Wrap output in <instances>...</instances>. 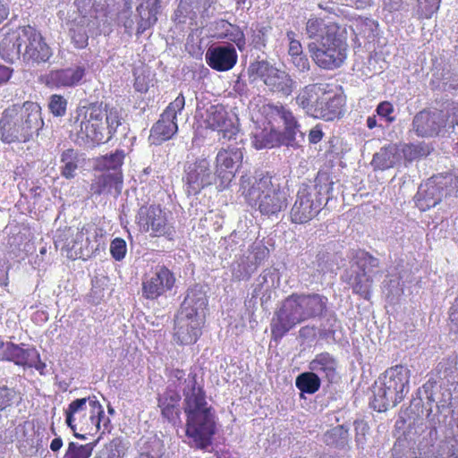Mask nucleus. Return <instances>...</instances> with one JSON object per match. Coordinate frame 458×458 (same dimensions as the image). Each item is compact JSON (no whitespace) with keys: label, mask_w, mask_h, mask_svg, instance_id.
<instances>
[{"label":"nucleus","mask_w":458,"mask_h":458,"mask_svg":"<svg viewBox=\"0 0 458 458\" xmlns=\"http://www.w3.org/2000/svg\"><path fill=\"white\" fill-rule=\"evenodd\" d=\"M305 31L311 40L308 50L318 67L333 71L343 66L349 48L345 25L329 17H310L306 22Z\"/></svg>","instance_id":"nucleus-1"},{"label":"nucleus","mask_w":458,"mask_h":458,"mask_svg":"<svg viewBox=\"0 0 458 458\" xmlns=\"http://www.w3.org/2000/svg\"><path fill=\"white\" fill-rule=\"evenodd\" d=\"M183 395L184 412L187 416L186 436L193 440L196 448L206 449L212 444L216 423L204 388L197 382L196 373H189Z\"/></svg>","instance_id":"nucleus-2"},{"label":"nucleus","mask_w":458,"mask_h":458,"mask_svg":"<svg viewBox=\"0 0 458 458\" xmlns=\"http://www.w3.org/2000/svg\"><path fill=\"white\" fill-rule=\"evenodd\" d=\"M76 114L80 123L79 137L87 143L97 145L112 140L123 121L122 108L103 102L80 106Z\"/></svg>","instance_id":"nucleus-3"},{"label":"nucleus","mask_w":458,"mask_h":458,"mask_svg":"<svg viewBox=\"0 0 458 458\" xmlns=\"http://www.w3.org/2000/svg\"><path fill=\"white\" fill-rule=\"evenodd\" d=\"M44 125L40 106L33 101L13 104L0 117V139L5 143L30 141Z\"/></svg>","instance_id":"nucleus-4"},{"label":"nucleus","mask_w":458,"mask_h":458,"mask_svg":"<svg viewBox=\"0 0 458 458\" xmlns=\"http://www.w3.org/2000/svg\"><path fill=\"white\" fill-rule=\"evenodd\" d=\"M295 100L308 115L327 122L341 118L346 104L345 97L335 92L333 85L326 82L305 86Z\"/></svg>","instance_id":"nucleus-5"},{"label":"nucleus","mask_w":458,"mask_h":458,"mask_svg":"<svg viewBox=\"0 0 458 458\" xmlns=\"http://www.w3.org/2000/svg\"><path fill=\"white\" fill-rule=\"evenodd\" d=\"M240 189L248 204L257 208L261 215H277L288 206V193L272 182V178L262 176L253 182L250 177L242 176Z\"/></svg>","instance_id":"nucleus-6"},{"label":"nucleus","mask_w":458,"mask_h":458,"mask_svg":"<svg viewBox=\"0 0 458 458\" xmlns=\"http://www.w3.org/2000/svg\"><path fill=\"white\" fill-rule=\"evenodd\" d=\"M65 422L76 438L86 440L100 430L101 419L105 411L101 403L95 399L78 398L73 400L64 411Z\"/></svg>","instance_id":"nucleus-7"},{"label":"nucleus","mask_w":458,"mask_h":458,"mask_svg":"<svg viewBox=\"0 0 458 458\" xmlns=\"http://www.w3.org/2000/svg\"><path fill=\"white\" fill-rule=\"evenodd\" d=\"M410 370L403 365L387 369L380 377V386L374 395L373 407L385 411L400 403L409 392Z\"/></svg>","instance_id":"nucleus-8"},{"label":"nucleus","mask_w":458,"mask_h":458,"mask_svg":"<svg viewBox=\"0 0 458 458\" xmlns=\"http://www.w3.org/2000/svg\"><path fill=\"white\" fill-rule=\"evenodd\" d=\"M328 189L318 183H302L299 186L289 217L293 224L304 225L313 220L328 201Z\"/></svg>","instance_id":"nucleus-9"},{"label":"nucleus","mask_w":458,"mask_h":458,"mask_svg":"<svg viewBox=\"0 0 458 458\" xmlns=\"http://www.w3.org/2000/svg\"><path fill=\"white\" fill-rule=\"evenodd\" d=\"M252 81L260 80L270 91L284 97L290 96L295 87V82L288 72L270 64L267 61H257L248 68Z\"/></svg>","instance_id":"nucleus-10"},{"label":"nucleus","mask_w":458,"mask_h":458,"mask_svg":"<svg viewBox=\"0 0 458 458\" xmlns=\"http://www.w3.org/2000/svg\"><path fill=\"white\" fill-rule=\"evenodd\" d=\"M136 224L143 233L152 237L174 240V227L169 223L167 213L159 204L141 206L136 215Z\"/></svg>","instance_id":"nucleus-11"},{"label":"nucleus","mask_w":458,"mask_h":458,"mask_svg":"<svg viewBox=\"0 0 458 458\" xmlns=\"http://www.w3.org/2000/svg\"><path fill=\"white\" fill-rule=\"evenodd\" d=\"M20 45H22V62L29 65L48 63L53 50L41 32L35 27H20Z\"/></svg>","instance_id":"nucleus-12"},{"label":"nucleus","mask_w":458,"mask_h":458,"mask_svg":"<svg viewBox=\"0 0 458 458\" xmlns=\"http://www.w3.org/2000/svg\"><path fill=\"white\" fill-rule=\"evenodd\" d=\"M243 153L239 148H222L215 157L214 185L218 191L230 188L238 169L242 166Z\"/></svg>","instance_id":"nucleus-13"},{"label":"nucleus","mask_w":458,"mask_h":458,"mask_svg":"<svg viewBox=\"0 0 458 458\" xmlns=\"http://www.w3.org/2000/svg\"><path fill=\"white\" fill-rule=\"evenodd\" d=\"M458 177L452 174L443 176V182H428L421 185L415 197L416 207L425 212L437 205L443 198L456 196Z\"/></svg>","instance_id":"nucleus-14"},{"label":"nucleus","mask_w":458,"mask_h":458,"mask_svg":"<svg viewBox=\"0 0 458 458\" xmlns=\"http://www.w3.org/2000/svg\"><path fill=\"white\" fill-rule=\"evenodd\" d=\"M182 180L188 196L199 194L203 189L214 184L209 161L206 157H199L186 162Z\"/></svg>","instance_id":"nucleus-15"},{"label":"nucleus","mask_w":458,"mask_h":458,"mask_svg":"<svg viewBox=\"0 0 458 458\" xmlns=\"http://www.w3.org/2000/svg\"><path fill=\"white\" fill-rule=\"evenodd\" d=\"M174 274L165 266H157L142 280V296L147 300H157L171 291L175 284Z\"/></svg>","instance_id":"nucleus-16"},{"label":"nucleus","mask_w":458,"mask_h":458,"mask_svg":"<svg viewBox=\"0 0 458 458\" xmlns=\"http://www.w3.org/2000/svg\"><path fill=\"white\" fill-rule=\"evenodd\" d=\"M302 323L301 315L296 311L287 297L275 311L270 322L271 339L278 343L297 325Z\"/></svg>","instance_id":"nucleus-17"},{"label":"nucleus","mask_w":458,"mask_h":458,"mask_svg":"<svg viewBox=\"0 0 458 458\" xmlns=\"http://www.w3.org/2000/svg\"><path fill=\"white\" fill-rule=\"evenodd\" d=\"M104 230L96 225H86L76 233L72 249L80 258L96 256L105 249Z\"/></svg>","instance_id":"nucleus-18"},{"label":"nucleus","mask_w":458,"mask_h":458,"mask_svg":"<svg viewBox=\"0 0 458 458\" xmlns=\"http://www.w3.org/2000/svg\"><path fill=\"white\" fill-rule=\"evenodd\" d=\"M301 321L322 317L327 310V297L319 293H293L288 296Z\"/></svg>","instance_id":"nucleus-19"},{"label":"nucleus","mask_w":458,"mask_h":458,"mask_svg":"<svg viewBox=\"0 0 458 458\" xmlns=\"http://www.w3.org/2000/svg\"><path fill=\"white\" fill-rule=\"evenodd\" d=\"M1 360L12 361L24 368H34L41 374H43V370L46 368V364L41 361L40 354L36 348L24 349L21 345L12 342L5 344Z\"/></svg>","instance_id":"nucleus-20"},{"label":"nucleus","mask_w":458,"mask_h":458,"mask_svg":"<svg viewBox=\"0 0 458 458\" xmlns=\"http://www.w3.org/2000/svg\"><path fill=\"white\" fill-rule=\"evenodd\" d=\"M208 310V299L203 286L194 284L190 287L182 303V315L205 323Z\"/></svg>","instance_id":"nucleus-21"},{"label":"nucleus","mask_w":458,"mask_h":458,"mask_svg":"<svg viewBox=\"0 0 458 458\" xmlns=\"http://www.w3.org/2000/svg\"><path fill=\"white\" fill-rule=\"evenodd\" d=\"M86 74L84 66L78 65L63 69L51 70L41 77L40 81L48 88H72L78 85Z\"/></svg>","instance_id":"nucleus-22"},{"label":"nucleus","mask_w":458,"mask_h":458,"mask_svg":"<svg viewBox=\"0 0 458 458\" xmlns=\"http://www.w3.org/2000/svg\"><path fill=\"white\" fill-rule=\"evenodd\" d=\"M206 123L208 127L221 132L225 140H234L239 132L226 108L221 104L213 105L208 109Z\"/></svg>","instance_id":"nucleus-23"},{"label":"nucleus","mask_w":458,"mask_h":458,"mask_svg":"<svg viewBox=\"0 0 458 458\" xmlns=\"http://www.w3.org/2000/svg\"><path fill=\"white\" fill-rule=\"evenodd\" d=\"M208 65L216 72L232 70L238 61V55L233 45L209 47L205 55Z\"/></svg>","instance_id":"nucleus-24"},{"label":"nucleus","mask_w":458,"mask_h":458,"mask_svg":"<svg viewBox=\"0 0 458 458\" xmlns=\"http://www.w3.org/2000/svg\"><path fill=\"white\" fill-rule=\"evenodd\" d=\"M205 323L182 315L175 322L174 339L181 345L195 344L202 334Z\"/></svg>","instance_id":"nucleus-25"},{"label":"nucleus","mask_w":458,"mask_h":458,"mask_svg":"<svg viewBox=\"0 0 458 458\" xmlns=\"http://www.w3.org/2000/svg\"><path fill=\"white\" fill-rule=\"evenodd\" d=\"M443 126V119L440 113L423 109L415 114L412 120V127L420 137L437 136Z\"/></svg>","instance_id":"nucleus-26"},{"label":"nucleus","mask_w":458,"mask_h":458,"mask_svg":"<svg viewBox=\"0 0 458 458\" xmlns=\"http://www.w3.org/2000/svg\"><path fill=\"white\" fill-rule=\"evenodd\" d=\"M338 360L328 352H322L315 355L310 361L309 369L326 379L329 384L336 382L338 378Z\"/></svg>","instance_id":"nucleus-27"},{"label":"nucleus","mask_w":458,"mask_h":458,"mask_svg":"<svg viewBox=\"0 0 458 458\" xmlns=\"http://www.w3.org/2000/svg\"><path fill=\"white\" fill-rule=\"evenodd\" d=\"M159 10L160 8L138 4L136 7L135 21L131 18H128L123 22L126 31L130 33L136 22V35L138 37L140 36L157 23Z\"/></svg>","instance_id":"nucleus-28"},{"label":"nucleus","mask_w":458,"mask_h":458,"mask_svg":"<svg viewBox=\"0 0 458 458\" xmlns=\"http://www.w3.org/2000/svg\"><path fill=\"white\" fill-rule=\"evenodd\" d=\"M264 113L269 119L281 118L284 123V134L293 140L299 131L300 123L293 113L282 104H267L263 106Z\"/></svg>","instance_id":"nucleus-29"},{"label":"nucleus","mask_w":458,"mask_h":458,"mask_svg":"<svg viewBox=\"0 0 458 458\" xmlns=\"http://www.w3.org/2000/svg\"><path fill=\"white\" fill-rule=\"evenodd\" d=\"M123 173L118 172H106L97 176L90 184V192L92 195L99 196L103 193H111L114 190L118 195L123 189Z\"/></svg>","instance_id":"nucleus-30"},{"label":"nucleus","mask_w":458,"mask_h":458,"mask_svg":"<svg viewBox=\"0 0 458 458\" xmlns=\"http://www.w3.org/2000/svg\"><path fill=\"white\" fill-rule=\"evenodd\" d=\"M180 394L174 390L167 389L157 398V405L161 415L169 422L176 424L180 421Z\"/></svg>","instance_id":"nucleus-31"},{"label":"nucleus","mask_w":458,"mask_h":458,"mask_svg":"<svg viewBox=\"0 0 458 458\" xmlns=\"http://www.w3.org/2000/svg\"><path fill=\"white\" fill-rule=\"evenodd\" d=\"M177 131V122L161 114L158 121L152 126L151 136L160 143L170 140Z\"/></svg>","instance_id":"nucleus-32"},{"label":"nucleus","mask_w":458,"mask_h":458,"mask_svg":"<svg viewBox=\"0 0 458 458\" xmlns=\"http://www.w3.org/2000/svg\"><path fill=\"white\" fill-rule=\"evenodd\" d=\"M20 28L15 38L5 37L0 43V55L4 60L13 63L16 59H22V45H20Z\"/></svg>","instance_id":"nucleus-33"},{"label":"nucleus","mask_w":458,"mask_h":458,"mask_svg":"<svg viewBox=\"0 0 458 458\" xmlns=\"http://www.w3.org/2000/svg\"><path fill=\"white\" fill-rule=\"evenodd\" d=\"M352 293L364 300H370L372 293L373 278L371 275L355 273L349 280Z\"/></svg>","instance_id":"nucleus-34"},{"label":"nucleus","mask_w":458,"mask_h":458,"mask_svg":"<svg viewBox=\"0 0 458 458\" xmlns=\"http://www.w3.org/2000/svg\"><path fill=\"white\" fill-rule=\"evenodd\" d=\"M295 386L302 394H313L321 386V378L316 372L306 371L297 376Z\"/></svg>","instance_id":"nucleus-35"},{"label":"nucleus","mask_w":458,"mask_h":458,"mask_svg":"<svg viewBox=\"0 0 458 458\" xmlns=\"http://www.w3.org/2000/svg\"><path fill=\"white\" fill-rule=\"evenodd\" d=\"M395 152V148L390 145L381 148L380 150L373 156L371 165L374 169L384 171L394 167L396 163Z\"/></svg>","instance_id":"nucleus-36"},{"label":"nucleus","mask_w":458,"mask_h":458,"mask_svg":"<svg viewBox=\"0 0 458 458\" xmlns=\"http://www.w3.org/2000/svg\"><path fill=\"white\" fill-rule=\"evenodd\" d=\"M354 264L358 267L355 273H364L370 275L373 268L378 267V259L372 256L369 252L364 250H358L353 257Z\"/></svg>","instance_id":"nucleus-37"},{"label":"nucleus","mask_w":458,"mask_h":458,"mask_svg":"<svg viewBox=\"0 0 458 458\" xmlns=\"http://www.w3.org/2000/svg\"><path fill=\"white\" fill-rule=\"evenodd\" d=\"M71 42L76 49H84L89 45L87 25L84 22L73 21L69 29Z\"/></svg>","instance_id":"nucleus-38"},{"label":"nucleus","mask_w":458,"mask_h":458,"mask_svg":"<svg viewBox=\"0 0 458 458\" xmlns=\"http://www.w3.org/2000/svg\"><path fill=\"white\" fill-rule=\"evenodd\" d=\"M61 162L64 164L61 168L62 176L66 179L73 178L78 168V152L73 148L65 149L61 155Z\"/></svg>","instance_id":"nucleus-39"},{"label":"nucleus","mask_w":458,"mask_h":458,"mask_svg":"<svg viewBox=\"0 0 458 458\" xmlns=\"http://www.w3.org/2000/svg\"><path fill=\"white\" fill-rule=\"evenodd\" d=\"M124 157L125 155L123 150L117 149L114 153L102 156L98 159V165L101 166L102 170H106L107 172L110 170H113V172H118L121 171Z\"/></svg>","instance_id":"nucleus-40"},{"label":"nucleus","mask_w":458,"mask_h":458,"mask_svg":"<svg viewBox=\"0 0 458 458\" xmlns=\"http://www.w3.org/2000/svg\"><path fill=\"white\" fill-rule=\"evenodd\" d=\"M94 444L81 445L70 442L63 458H89L92 455Z\"/></svg>","instance_id":"nucleus-41"},{"label":"nucleus","mask_w":458,"mask_h":458,"mask_svg":"<svg viewBox=\"0 0 458 458\" xmlns=\"http://www.w3.org/2000/svg\"><path fill=\"white\" fill-rule=\"evenodd\" d=\"M441 0H417L416 16L420 20H428L438 11Z\"/></svg>","instance_id":"nucleus-42"},{"label":"nucleus","mask_w":458,"mask_h":458,"mask_svg":"<svg viewBox=\"0 0 458 458\" xmlns=\"http://www.w3.org/2000/svg\"><path fill=\"white\" fill-rule=\"evenodd\" d=\"M439 377L446 386H453L458 382V372L456 366L450 361L440 362L437 367Z\"/></svg>","instance_id":"nucleus-43"},{"label":"nucleus","mask_w":458,"mask_h":458,"mask_svg":"<svg viewBox=\"0 0 458 458\" xmlns=\"http://www.w3.org/2000/svg\"><path fill=\"white\" fill-rule=\"evenodd\" d=\"M21 399L20 393L14 388L0 386V411L11 407L14 402L19 403Z\"/></svg>","instance_id":"nucleus-44"},{"label":"nucleus","mask_w":458,"mask_h":458,"mask_svg":"<svg viewBox=\"0 0 458 458\" xmlns=\"http://www.w3.org/2000/svg\"><path fill=\"white\" fill-rule=\"evenodd\" d=\"M184 106L185 98L182 93H180L176 98L165 107L162 114H165V117H169L177 122V114L183 110Z\"/></svg>","instance_id":"nucleus-45"},{"label":"nucleus","mask_w":458,"mask_h":458,"mask_svg":"<svg viewBox=\"0 0 458 458\" xmlns=\"http://www.w3.org/2000/svg\"><path fill=\"white\" fill-rule=\"evenodd\" d=\"M226 38L235 44L240 51H243L246 47V38L240 27L230 24V29L226 30Z\"/></svg>","instance_id":"nucleus-46"},{"label":"nucleus","mask_w":458,"mask_h":458,"mask_svg":"<svg viewBox=\"0 0 458 458\" xmlns=\"http://www.w3.org/2000/svg\"><path fill=\"white\" fill-rule=\"evenodd\" d=\"M270 30V26H265L260 23L255 25L251 34L252 44L255 47L260 48L266 46L267 35Z\"/></svg>","instance_id":"nucleus-47"},{"label":"nucleus","mask_w":458,"mask_h":458,"mask_svg":"<svg viewBox=\"0 0 458 458\" xmlns=\"http://www.w3.org/2000/svg\"><path fill=\"white\" fill-rule=\"evenodd\" d=\"M67 100L61 95L54 94L50 97L48 108L55 116H63L66 113Z\"/></svg>","instance_id":"nucleus-48"},{"label":"nucleus","mask_w":458,"mask_h":458,"mask_svg":"<svg viewBox=\"0 0 458 458\" xmlns=\"http://www.w3.org/2000/svg\"><path fill=\"white\" fill-rule=\"evenodd\" d=\"M110 253L112 258L116 261L123 260L127 253V243L120 237H116L111 241Z\"/></svg>","instance_id":"nucleus-49"},{"label":"nucleus","mask_w":458,"mask_h":458,"mask_svg":"<svg viewBox=\"0 0 458 458\" xmlns=\"http://www.w3.org/2000/svg\"><path fill=\"white\" fill-rule=\"evenodd\" d=\"M253 145L257 149L273 148L275 140L273 139L272 131L267 133L265 131L256 133L253 139Z\"/></svg>","instance_id":"nucleus-50"},{"label":"nucleus","mask_w":458,"mask_h":458,"mask_svg":"<svg viewBox=\"0 0 458 458\" xmlns=\"http://www.w3.org/2000/svg\"><path fill=\"white\" fill-rule=\"evenodd\" d=\"M377 114L381 118H384L388 123H393L395 117L393 115L394 112V106L389 101H382L377 106Z\"/></svg>","instance_id":"nucleus-51"},{"label":"nucleus","mask_w":458,"mask_h":458,"mask_svg":"<svg viewBox=\"0 0 458 458\" xmlns=\"http://www.w3.org/2000/svg\"><path fill=\"white\" fill-rule=\"evenodd\" d=\"M286 36L289 39V55L292 57L294 55H300L301 53H303L301 43L294 38L295 33L292 30H289L286 32Z\"/></svg>","instance_id":"nucleus-52"},{"label":"nucleus","mask_w":458,"mask_h":458,"mask_svg":"<svg viewBox=\"0 0 458 458\" xmlns=\"http://www.w3.org/2000/svg\"><path fill=\"white\" fill-rule=\"evenodd\" d=\"M126 453L124 445L121 439H114L110 443L107 458H123Z\"/></svg>","instance_id":"nucleus-53"},{"label":"nucleus","mask_w":458,"mask_h":458,"mask_svg":"<svg viewBox=\"0 0 458 458\" xmlns=\"http://www.w3.org/2000/svg\"><path fill=\"white\" fill-rule=\"evenodd\" d=\"M292 62L300 72H306L310 69V62L306 55L301 53L300 55L292 56Z\"/></svg>","instance_id":"nucleus-54"},{"label":"nucleus","mask_w":458,"mask_h":458,"mask_svg":"<svg viewBox=\"0 0 458 458\" xmlns=\"http://www.w3.org/2000/svg\"><path fill=\"white\" fill-rule=\"evenodd\" d=\"M9 268L10 265L8 260L6 259H0V285L4 287L9 284Z\"/></svg>","instance_id":"nucleus-55"},{"label":"nucleus","mask_w":458,"mask_h":458,"mask_svg":"<svg viewBox=\"0 0 458 458\" xmlns=\"http://www.w3.org/2000/svg\"><path fill=\"white\" fill-rule=\"evenodd\" d=\"M185 371L181 369H173L169 374V378L174 383V384H181L182 381L185 382V386L187 385V380L185 378Z\"/></svg>","instance_id":"nucleus-56"},{"label":"nucleus","mask_w":458,"mask_h":458,"mask_svg":"<svg viewBox=\"0 0 458 458\" xmlns=\"http://www.w3.org/2000/svg\"><path fill=\"white\" fill-rule=\"evenodd\" d=\"M309 141L311 144H317L322 140L324 132L320 125H316L309 132Z\"/></svg>","instance_id":"nucleus-57"},{"label":"nucleus","mask_w":458,"mask_h":458,"mask_svg":"<svg viewBox=\"0 0 458 458\" xmlns=\"http://www.w3.org/2000/svg\"><path fill=\"white\" fill-rule=\"evenodd\" d=\"M13 73V70L9 67L0 64V84L5 83L9 81Z\"/></svg>","instance_id":"nucleus-58"},{"label":"nucleus","mask_w":458,"mask_h":458,"mask_svg":"<svg viewBox=\"0 0 458 458\" xmlns=\"http://www.w3.org/2000/svg\"><path fill=\"white\" fill-rule=\"evenodd\" d=\"M9 15V8L8 6L3 2V0H0V24L7 19Z\"/></svg>","instance_id":"nucleus-59"},{"label":"nucleus","mask_w":458,"mask_h":458,"mask_svg":"<svg viewBox=\"0 0 458 458\" xmlns=\"http://www.w3.org/2000/svg\"><path fill=\"white\" fill-rule=\"evenodd\" d=\"M63 446V439L60 437H55L50 443V449L58 452Z\"/></svg>","instance_id":"nucleus-60"},{"label":"nucleus","mask_w":458,"mask_h":458,"mask_svg":"<svg viewBox=\"0 0 458 458\" xmlns=\"http://www.w3.org/2000/svg\"><path fill=\"white\" fill-rule=\"evenodd\" d=\"M356 9H363L371 4V0H349Z\"/></svg>","instance_id":"nucleus-61"},{"label":"nucleus","mask_w":458,"mask_h":458,"mask_svg":"<svg viewBox=\"0 0 458 458\" xmlns=\"http://www.w3.org/2000/svg\"><path fill=\"white\" fill-rule=\"evenodd\" d=\"M140 3L139 4L161 8L160 0H140Z\"/></svg>","instance_id":"nucleus-62"},{"label":"nucleus","mask_w":458,"mask_h":458,"mask_svg":"<svg viewBox=\"0 0 458 458\" xmlns=\"http://www.w3.org/2000/svg\"><path fill=\"white\" fill-rule=\"evenodd\" d=\"M452 112V124L453 126H458V103L454 104L451 109Z\"/></svg>","instance_id":"nucleus-63"},{"label":"nucleus","mask_w":458,"mask_h":458,"mask_svg":"<svg viewBox=\"0 0 458 458\" xmlns=\"http://www.w3.org/2000/svg\"><path fill=\"white\" fill-rule=\"evenodd\" d=\"M245 83L242 82L240 80H237L235 81V84L233 86V89L238 92L239 94H242L245 89Z\"/></svg>","instance_id":"nucleus-64"}]
</instances>
